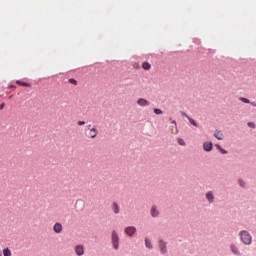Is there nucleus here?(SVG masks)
I'll list each match as a JSON object with an SVG mask.
<instances>
[{
    "mask_svg": "<svg viewBox=\"0 0 256 256\" xmlns=\"http://www.w3.org/2000/svg\"><path fill=\"white\" fill-rule=\"evenodd\" d=\"M240 240L244 245H251L253 243V237L247 231L243 230L239 233Z\"/></svg>",
    "mask_w": 256,
    "mask_h": 256,
    "instance_id": "nucleus-1",
    "label": "nucleus"
},
{
    "mask_svg": "<svg viewBox=\"0 0 256 256\" xmlns=\"http://www.w3.org/2000/svg\"><path fill=\"white\" fill-rule=\"evenodd\" d=\"M112 244L114 249H119V234L116 231L112 232Z\"/></svg>",
    "mask_w": 256,
    "mask_h": 256,
    "instance_id": "nucleus-2",
    "label": "nucleus"
},
{
    "mask_svg": "<svg viewBox=\"0 0 256 256\" xmlns=\"http://www.w3.org/2000/svg\"><path fill=\"white\" fill-rule=\"evenodd\" d=\"M124 233L129 237H133L134 233H137V228L134 226H128L125 228Z\"/></svg>",
    "mask_w": 256,
    "mask_h": 256,
    "instance_id": "nucleus-3",
    "label": "nucleus"
},
{
    "mask_svg": "<svg viewBox=\"0 0 256 256\" xmlns=\"http://www.w3.org/2000/svg\"><path fill=\"white\" fill-rule=\"evenodd\" d=\"M75 253L78 255V256H83L85 255V248L83 247V245H77L75 247Z\"/></svg>",
    "mask_w": 256,
    "mask_h": 256,
    "instance_id": "nucleus-4",
    "label": "nucleus"
},
{
    "mask_svg": "<svg viewBox=\"0 0 256 256\" xmlns=\"http://www.w3.org/2000/svg\"><path fill=\"white\" fill-rule=\"evenodd\" d=\"M137 105H139L140 107H147L149 106V101L145 100L144 98H139L137 100Z\"/></svg>",
    "mask_w": 256,
    "mask_h": 256,
    "instance_id": "nucleus-5",
    "label": "nucleus"
},
{
    "mask_svg": "<svg viewBox=\"0 0 256 256\" xmlns=\"http://www.w3.org/2000/svg\"><path fill=\"white\" fill-rule=\"evenodd\" d=\"M204 151H212L213 150V143L212 142H204L203 144Z\"/></svg>",
    "mask_w": 256,
    "mask_h": 256,
    "instance_id": "nucleus-6",
    "label": "nucleus"
},
{
    "mask_svg": "<svg viewBox=\"0 0 256 256\" xmlns=\"http://www.w3.org/2000/svg\"><path fill=\"white\" fill-rule=\"evenodd\" d=\"M230 249L234 255H241V251H239V247H237V245L231 244Z\"/></svg>",
    "mask_w": 256,
    "mask_h": 256,
    "instance_id": "nucleus-7",
    "label": "nucleus"
},
{
    "mask_svg": "<svg viewBox=\"0 0 256 256\" xmlns=\"http://www.w3.org/2000/svg\"><path fill=\"white\" fill-rule=\"evenodd\" d=\"M206 199L207 201H209L210 203H213V201H215V195H213V191H208L206 193Z\"/></svg>",
    "mask_w": 256,
    "mask_h": 256,
    "instance_id": "nucleus-8",
    "label": "nucleus"
},
{
    "mask_svg": "<svg viewBox=\"0 0 256 256\" xmlns=\"http://www.w3.org/2000/svg\"><path fill=\"white\" fill-rule=\"evenodd\" d=\"M53 230L56 233H61L63 231V225H61V223L57 222L54 224Z\"/></svg>",
    "mask_w": 256,
    "mask_h": 256,
    "instance_id": "nucleus-9",
    "label": "nucleus"
},
{
    "mask_svg": "<svg viewBox=\"0 0 256 256\" xmlns=\"http://www.w3.org/2000/svg\"><path fill=\"white\" fill-rule=\"evenodd\" d=\"M214 137L218 139V141H223L225 136L223 135V132L216 130L214 133Z\"/></svg>",
    "mask_w": 256,
    "mask_h": 256,
    "instance_id": "nucleus-10",
    "label": "nucleus"
},
{
    "mask_svg": "<svg viewBox=\"0 0 256 256\" xmlns=\"http://www.w3.org/2000/svg\"><path fill=\"white\" fill-rule=\"evenodd\" d=\"M159 247L161 249V253H167V243L163 242V240H160Z\"/></svg>",
    "mask_w": 256,
    "mask_h": 256,
    "instance_id": "nucleus-11",
    "label": "nucleus"
},
{
    "mask_svg": "<svg viewBox=\"0 0 256 256\" xmlns=\"http://www.w3.org/2000/svg\"><path fill=\"white\" fill-rule=\"evenodd\" d=\"M98 133L99 132L97 131V128H91L89 136L91 139H95V137H97Z\"/></svg>",
    "mask_w": 256,
    "mask_h": 256,
    "instance_id": "nucleus-12",
    "label": "nucleus"
},
{
    "mask_svg": "<svg viewBox=\"0 0 256 256\" xmlns=\"http://www.w3.org/2000/svg\"><path fill=\"white\" fill-rule=\"evenodd\" d=\"M150 213L153 217H158L159 216V210H157V206H152Z\"/></svg>",
    "mask_w": 256,
    "mask_h": 256,
    "instance_id": "nucleus-13",
    "label": "nucleus"
},
{
    "mask_svg": "<svg viewBox=\"0 0 256 256\" xmlns=\"http://www.w3.org/2000/svg\"><path fill=\"white\" fill-rule=\"evenodd\" d=\"M142 69H144L145 71H149V69H151V65L149 64V62H143Z\"/></svg>",
    "mask_w": 256,
    "mask_h": 256,
    "instance_id": "nucleus-14",
    "label": "nucleus"
},
{
    "mask_svg": "<svg viewBox=\"0 0 256 256\" xmlns=\"http://www.w3.org/2000/svg\"><path fill=\"white\" fill-rule=\"evenodd\" d=\"M113 212L115 214L119 213V204H117V202L113 203Z\"/></svg>",
    "mask_w": 256,
    "mask_h": 256,
    "instance_id": "nucleus-15",
    "label": "nucleus"
},
{
    "mask_svg": "<svg viewBox=\"0 0 256 256\" xmlns=\"http://www.w3.org/2000/svg\"><path fill=\"white\" fill-rule=\"evenodd\" d=\"M145 245L148 249H153V245L151 244V240L145 239Z\"/></svg>",
    "mask_w": 256,
    "mask_h": 256,
    "instance_id": "nucleus-16",
    "label": "nucleus"
},
{
    "mask_svg": "<svg viewBox=\"0 0 256 256\" xmlns=\"http://www.w3.org/2000/svg\"><path fill=\"white\" fill-rule=\"evenodd\" d=\"M3 255L4 256H11L12 254H11V249H9V248H4L3 249Z\"/></svg>",
    "mask_w": 256,
    "mask_h": 256,
    "instance_id": "nucleus-17",
    "label": "nucleus"
},
{
    "mask_svg": "<svg viewBox=\"0 0 256 256\" xmlns=\"http://www.w3.org/2000/svg\"><path fill=\"white\" fill-rule=\"evenodd\" d=\"M17 84L21 85L22 87H31V84L27 82L17 81Z\"/></svg>",
    "mask_w": 256,
    "mask_h": 256,
    "instance_id": "nucleus-18",
    "label": "nucleus"
},
{
    "mask_svg": "<svg viewBox=\"0 0 256 256\" xmlns=\"http://www.w3.org/2000/svg\"><path fill=\"white\" fill-rule=\"evenodd\" d=\"M155 115H163V110L159 109V108H154L153 109Z\"/></svg>",
    "mask_w": 256,
    "mask_h": 256,
    "instance_id": "nucleus-19",
    "label": "nucleus"
},
{
    "mask_svg": "<svg viewBox=\"0 0 256 256\" xmlns=\"http://www.w3.org/2000/svg\"><path fill=\"white\" fill-rule=\"evenodd\" d=\"M177 141L179 145H181L182 147H185V140H183V138H178Z\"/></svg>",
    "mask_w": 256,
    "mask_h": 256,
    "instance_id": "nucleus-20",
    "label": "nucleus"
},
{
    "mask_svg": "<svg viewBox=\"0 0 256 256\" xmlns=\"http://www.w3.org/2000/svg\"><path fill=\"white\" fill-rule=\"evenodd\" d=\"M188 121L189 123H191V125H193L194 127H197V122H195V120H193L191 117H188Z\"/></svg>",
    "mask_w": 256,
    "mask_h": 256,
    "instance_id": "nucleus-21",
    "label": "nucleus"
},
{
    "mask_svg": "<svg viewBox=\"0 0 256 256\" xmlns=\"http://www.w3.org/2000/svg\"><path fill=\"white\" fill-rule=\"evenodd\" d=\"M239 99L242 101V103H251V101H249L247 98L240 97Z\"/></svg>",
    "mask_w": 256,
    "mask_h": 256,
    "instance_id": "nucleus-22",
    "label": "nucleus"
},
{
    "mask_svg": "<svg viewBox=\"0 0 256 256\" xmlns=\"http://www.w3.org/2000/svg\"><path fill=\"white\" fill-rule=\"evenodd\" d=\"M69 83H71L72 85H77V80H75L74 78H70Z\"/></svg>",
    "mask_w": 256,
    "mask_h": 256,
    "instance_id": "nucleus-23",
    "label": "nucleus"
},
{
    "mask_svg": "<svg viewBox=\"0 0 256 256\" xmlns=\"http://www.w3.org/2000/svg\"><path fill=\"white\" fill-rule=\"evenodd\" d=\"M248 127H251L252 129H255V123L249 122L248 123Z\"/></svg>",
    "mask_w": 256,
    "mask_h": 256,
    "instance_id": "nucleus-24",
    "label": "nucleus"
},
{
    "mask_svg": "<svg viewBox=\"0 0 256 256\" xmlns=\"http://www.w3.org/2000/svg\"><path fill=\"white\" fill-rule=\"evenodd\" d=\"M240 187H245V182L243 180H239Z\"/></svg>",
    "mask_w": 256,
    "mask_h": 256,
    "instance_id": "nucleus-25",
    "label": "nucleus"
},
{
    "mask_svg": "<svg viewBox=\"0 0 256 256\" xmlns=\"http://www.w3.org/2000/svg\"><path fill=\"white\" fill-rule=\"evenodd\" d=\"M78 125L81 127L83 125H85V121H78Z\"/></svg>",
    "mask_w": 256,
    "mask_h": 256,
    "instance_id": "nucleus-26",
    "label": "nucleus"
},
{
    "mask_svg": "<svg viewBox=\"0 0 256 256\" xmlns=\"http://www.w3.org/2000/svg\"><path fill=\"white\" fill-rule=\"evenodd\" d=\"M5 108V103L0 104V110H3Z\"/></svg>",
    "mask_w": 256,
    "mask_h": 256,
    "instance_id": "nucleus-27",
    "label": "nucleus"
},
{
    "mask_svg": "<svg viewBox=\"0 0 256 256\" xmlns=\"http://www.w3.org/2000/svg\"><path fill=\"white\" fill-rule=\"evenodd\" d=\"M221 153H223V155L227 154V151L225 149H220Z\"/></svg>",
    "mask_w": 256,
    "mask_h": 256,
    "instance_id": "nucleus-28",
    "label": "nucleus"
},
{
    "mask_svg": "<svg viewBox=\"0 0 256 256\" xmlns=\"http://www.w3.org/2000/svg\"><path fill=\"white\" fill-rule=\"evenodd\" d=\"M183 117H186L187 119H189V115L182 113Z\"/></svg>",
    "mask_w": 256,
    "mask_h": 256,
    "instance_id": "nucleus-29",
    "label": "nucleus"
},
{
    "mask_svg": "<svg viewBox=\"0 0 256 256\" xmlns=\"http://www.w3.org/2000/svg\"><path fill=\"white\" fill-rule=\"evenodd\" d=\"M172 124H174L175 127H177V122L175 120L172 121Z\"/></svg>",
    "mask_w": 256,
    "mask_h": 256,
    "instance_id": "nucleus-30",
    "label": "nucleus"
},
{
    "mask_svg": "<svg viewBox=\"0 0 256 256\" xmlns=\"http://www.w3.org/2000/svg\"><path fill=\"white\" fill-rule=\"evenodd\" d=\"M216 147H217V149H219V151H221V146H219V145H216Z\"/></svg>",
    "mask_w": 256,
    "mask_h": 256,
    "instance_id": "nucleus-31",
    "label": "nucleus"
},
{
    "mask_svg": "<svg viewBox=\"0 0 256 256\" xmlns=\"http://www.w3.org/2000/svg\"><path fill=\"white\" fill-rule=\"evenodd\" d=\"M251 105H253V107H256V105H255V103H254V102H252V103H251Z\"/></svg>",
    "mask_w": 256,
    "mask_h": 256,
    "instance_id": "nucleus-32",
    "label": "nucleus"
},
{
    "mask_svg": "<svg viewBox=\"0 0 256 256\" xmlns=\"http://www.w3.org/2000/svg\"><path fill=\"white\" fill-rule=\"evenodd\" d=\"M88 129H91V125L88 126Z\"/></svg>",
    "mask_w": 256,
    "mask_h": 256,
    "instance_id": "nucleus-33",
    "label": "nucleus"
},
{
    "mask_svg": "<svg viewBox=\"0 0 256 256\" xmlns=\"http://www.w3.org/2000/svg\"><path fill=\"white\" fill-rule=\"evenodd\" d=\"M0 256H3V254H1V252H0Z\"/></svg>",
    "mask_w": 256,
    "mask_h": 256,
    "instance_id": "nucleus-34",
    "label": "nucleus"
}]
</instances>
